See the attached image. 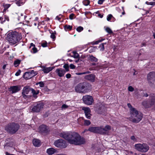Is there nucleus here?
Wrapping results in <instances>:
<instances>
[{"label":"nucleus","instance_id":"2eb2a0df","mask_svg":"<svg viewBox=\"0 0 155 155\" xmlns=\"http://www.w3.org/2000/svg\"><path fill=\"white\" fill-rule=\"evenodd\" d=\"M82 110H84L86 117L88 119L91 118L92 114H91V110L88 107H83Z\"/></svg>","mask_w":155,"mask_h":155},{"label":"nucleus","instance_id":"7c9ffc66","mask_svg":"<svg viewBox=\"0 0 155 155\" xmlns=\"http://www.w3.org/2000/svg\"><path fill=\"white\" fill-rule=\"evenodd\" d=\"M84 120V125H85L88 126L90 125L91 124L90 121L89 120Z\"/></svg>","mask_w":155,"mask_h":155},{"label":"nucleus","instance_id":"0eeeda50","mask_svg":"<svg viewBox=\"0 0 155 155\" xmlns=\"http://www.w3.org/2000/svg\"><path fill=\"white\" fill-rule=\"evenodd\" d=\"M150 99L147 101H144L142 102V105L146 107H150L155 105V96L153 94H150Z\"/></svg>","mask_w":155,"mask_h":155},{"label":"nucleus","instance_id":"6e6552de","mask_svg":"<svg viewBox=\"0 0 155 155\" xmlns=\"http://www.w3.org/2000/svg\"><path fill=\"white\" fill-rule=\"evenodd\" d=\"M135 149L141 152H147L149 149V146L146 143H143L142 144L138 143L135 145Z\"/></svg>","mask_w":155,"mask_h":155},{"label":"nucleus","instance_id":"473e14b6","mask_svg":"<svg viewBox=\"0 0 155 155\" xmlns=\"http://www.w3.org/2000/svg\"><path fill=\"white\" fill-rule=\"evenodd\" d=\"M99 48H100V50L101 51H103L104 49V43H102L100 45Z\"/></svg>","mask_w":155,"mask_h":155},{"label":"nucleus","instance_id":"7ed1b4c3","mask_svg":"<svg viewBox=\"0 0 155 155\" xmlns=\"http://www.w3.org/2000/svg\"><path fill=\"white\" fill-rule=\"evenodd\" d=\"M20 127L19 125L17 123H10L5 126V129L8 133L13 134L18 130Z\"/></svg>","mask_w":155,"mask_h":155},{"label":"nucleus","instance_id":"09e8293b","mask_svg":"<svg viewBox=\"0 0 155 155\" xmlns=\"http://www.w3.org/2000/svg\"><path fill=\"white\" fill-rule=\"evenodd\" d=\"M74 15L73 14H70L69 16V18L71 20L73 19V17Z\"/></svg>","mask_w":155,"mask_h":155},{"label":"nucleus","instance_id":"4d7b16f0","mask_svg":"<svg viewBox=\"0 0 155 155\" xmlns=\"http://www.w3.org/2000/svg\"><path fill=\"white\" fill-rule=\"evenodd\" d=\"M56 19H58V20L60 21V19H61V18H60L58 17V16H57L56 17Z\"/></svg>","mask_w":155,"mask_h":155},{"label":"nucleus","instance_id":"412c9836","mask_svg":"<svg viewBox=\"0 0 155 155\" xmlns=\"http://www.w3.org/2000/svg\"><path fill=\"white\" fill-rule=\"evenodd\" d=\"M56 151V150L52 148H50L48 149L47 150V153L49 155H52Z\"/></svg>","mask_w":155,"mask_h":155},{"label":"nucleus","instance_id":"4c0bfd02","mask_svg":"<svg viewBox=\"0 0 155 155\" xmlns=\"http://www.w3.org/2000/svg\"><path fill=\"white\" fill-rule=\"evenodd\" d=\"M4 8L5 9H7L10 6V5L8 4H3V5Z\"/></svg>","mask_w":155,"mask_h":155},{"label":"nucleus","instance_id":"bb28decb","mask_svg":"<svg viewBox=\"0 0 155 155\" xmlns=\"http://www.w3.org/2000/svg\"><path fill=\"white\" fill-rule=\"evenodd\" d=\"M21 60H17L15 61L14 63V65L16 67L18 66L20 64Z\"/></svg>","mask_w":155,"mask_h":155},{"label":"nucleus","instance_id":"c85d7f7f","mask_svg":"<svg viewBox=\"0 0 155 155\" xmlns=\"http://www.w3.org/2000/svg\"><path fill=\"white\" fill-rule=\"evenodd\" d=\"M63 68L65 69V71H69V66L68 64H65Z\"/></svg>","mask_w":155,"mask_h":155},{"label":"nucleus","instance_id":"72a5a7b5","mask_svg":"<svg viewBox=\"0 0 155 155\" xmlns=\"http://www.w3.org/2000/svg\"><path fill=\"white\" fill-rule=\"evenodd\" d=\"M106 31L109 34L113 33V31L111 30L109 27H107L105 29Z\"/></svg>","mask_w":155,"mask_h":155},{"label":"nucleus","instance_id":"423d86ee","mask_svg":"<svg viewBox=\"0 0 155 155\" xmlns=\"http://www.w3.org/2000/svg\"><path fill=\"white\" fill-rule=\"evenodd\" d=\"M147 79L149 85L152 87L155 88V71L150 72L147 74Z\"/></svg>","mask_w":155,"mask_h":155},{"label":"nucleus","instance_id":"20e7f679","mask_svg":"<svg viewBox=\"0 0 155 155\" xmlns=\"http://www.w3.org/2000/svg\"><path fill=\"white\" fill-rule=\"evenodd\" d=\"M90 84L86 82H84L78 84L75 87V91L79 93H85L87 92Z\"/></svg>","mask_w":155,"mask_h":155},{"label":"nucleus","instance_id":"393cba45","mask_svg":"<svg viewBox=\"0 0 155 155\" xmlns=\"http://www.w3.org/2000/svg\"><path fill=\"white\" fill-rule=\"evenodd\" d=\"M31 92L32 93L34 97H36V95L38 94L39 93V91L38 90L37 91H36L34 89L31 88Z\"/></svg>","mask_w":155,"mask_h":155},{"label":"nucleus","instance_id":"ea45409f","mask_svg":"<svg viewBox=\"0 0 155 155\" xmlns=\"http://www.w3.org/2000/svg\"><path fill=\"white\" fill-rule=\"evenodd\" d=\"M56 33L55 32V33L52 32L51 35V38L53 39H54L55 38V34Z\"/></svg>","mask_w":155,"mask_h":155},{"label":"nucleus","instance_id":"338daca9","mask_svg":"<svg viewBox=\"0 0 155 155\" xmlns=\"http://www.w3.org/2000/svg\"><path fill=\"white\" fill-rule=\"evenodd\" d=\"M91 64L92 65H96V64L95 63H92Z\"/></svg>","mask_w":155,"mask_h":155},{"label":"nucleus","instance_id":"4be33fe9","mask_svg":"<svg viewBox=\"0 0 155 155\" xmlns=\"http://www.w3.org/2000/svg\"><path fill=\"white\" fill-rule=\"evenodd\" d=\"M54 68V67H49L48 68H44L42 70L45 73H47L51 71Z\"/></svg>","mask_w":155,"mask_h":155},{"label":"nucleus","instance_id":"f3484780","mask_svg":"<svg viewBox=\"0 0 155 155\" xmlns=\"http://www.w3.org/2000/svg\"><path fill=\"white\" fill-rule=\"evenodd\" d=\"M39 132L42 134H45L48 132V129L47 126L44 124L41 125L39 127Z\"/></svg>","mask_w":155,"mask_h":155},{"label":"nucleus","instance_id":"58836bf2","mask_svg":"<svg viewBox=\"0 0 155 155\" xmlns=\"http://www.w3.org/2000/svg\"><path fill=\"white\" fill-rule=\"evenodd\" d=\"M113 17V16L111 14H110V15H109L107 16V20L108 21H110L111 19V18Z\"/></svg>","mask_w":155,"mask_h":155},{"label":"nucleus","instance_id":"49530a36","mask_svg":"<svg viewBox=\"0 0 155 155\" xmlns=\"http://www.w3.org/2000/svg\"><path fill=\"white\" fill-rule=\"evenodd\" d=\"M68 105H67L65 104H64L62 105V106L61 107V108L62 109H65L66 108H68Z\"/></svg>","mask_w":155,"mask_h":155},{"label":"nucleus","instance_id":"6e6d98bb","mask_svg":"<svg viewBox=\"0 0 155 155\" xmlns=\"http://www.w3.org/2000/svg\"><path fill=\"white\" fill-rule=\"evenodd\" d=\"M30 46L29 47V48H30L31 46H33V47H35V45L33 43H31L30 44Z\"/></svg>","mask_w":155,"mask_h":155},{"label":"nucleus","instance_id":"c756f323","mask_svg":"<svg viewBox=\"0 0 155 155\" xmlns=\"http://www.w3.org/2000/svg\"><path fill=\"white\" fill-rule=\"evenodd\" d=\"M64 28L66 31L67 29L71 30L72 28V26L69 25H66L64 26Z\"/></svg>","mask_w":155,"mask_h":155},{"label":"nucleus","instance_id":"f257e3e1","mask_svg":"<svg viewBox=\"0 0 155 155\" xmlns=\"http://www.w3.org/2000/svg\"><path fill=\"white\" fill-rule=\"evenodd\" d=\"M60 136L71 144L78 145L84 144L85 143V139L76 132H63L60 134Z\"/></svg>","mask_w":155,"mask_h":155},{"label":"nucleus","instance_id":"dca6fc26","mask_svg":"<svg viewBox=\"0 0 155 155\" xmlns=\"http://www.w3.org/2000/svg\"><path fill=\"white\" fill-rule=\"evenodd\" d=\"M21 90V87L19 85H16L11 86L9 88V91L12 92V94H14L18 92Z\"/></svg>","mask_w":155,"mask_h":155},{"label":"nucleus","instance_id":"69168bd1","mask_svg":"<svg viewBox=\"0 0 155 155\" xmlns=\"http://www.w3.org/2000/svg\"><path fill=\"white\" fill-rule=\"evenodd\" d=\"M79 60H80V59H77V60H75V62L76 63H78V62H79Z\"/></svg>","mask_w":155,"mask_h":155},{"label":"nucleus","instance_id":"9b49d317","mask_svg":"<svg viewBox=\"0 0 155 155\" xmlns=\"http://www.w3.org/2000/svg\"><path fill=\"white\" fill-rule=\"evenodd\" d=\"M54 144L55 146L61 148H64L67 147L65 141L62 139H59L55 141Z\"/></svg>","mask_w":155,"mask_h":155},{"label":"nucleus","instance_id":"864d4df0","mask_svg":"<svg viewBox=\"0 0 155 155\" xmlns=\"http://www.w3.org/2000/svg\"><path fill=\"white\" fill-rule=\"evenodd\" d=\"M76 74L77 75H81L84 74V72L82 73H77Z\"/></svg>","mask_w":155,"mask_h":155},{"label":"nucleus","instance_id":"774afa93","mask_svg":"<svg viewBox=\"0 0 155 155\" xmlns=\"http://www.w3.org/2000/svg\"><path fill=\"white\" fill-rule=\"evenodd\" d=\"M5 67H6V65H4L3 66V69H5Z\"/></svg>","mask_w":155,"mask_h":155},{"label":"nucleus","instance_id":"5fc2aeb1","mask_svg":"<svg viewBox=\"0 0 155 155\" xmlns=\"http://www.w3.org/2000/svg\"><path fill=\"white\" fill-rule=\"evenodd\" d=\"M103 3L101 0H99L98 1V4H101Z\"/></svg>","mask_w":155,"mask_h":155},{"label":"nucleus","instance_id":"cd10ccee","mask_svg":"<svg viewBox=\"0 0 155 155\" xmlns=\"http://www.w3.org/2000/svg\"><path fill=\"white\" fill-rule=\"evenodd\" d=\"M73 53L74 54L73 57L75 58H78L79 57V55L76 51H73Z\"/></svg>","mask_w":155,"mask_h":155},{"label":"nucleus","instance_id":"8fccbe9b","mask_svg":"<svg viewBox=\"0 0 155 155\" xmlns=\"http://www.w3.org/2000/svg\"><path fill=\"white\" fill-rule=\"evenodd\" d=\"M70 68L72 69H74L75 67L74 65L73 64H71L70 65Z\"/></svg>","mask_w":155,"mask_h":155},{"label":"nucleus","instance_id":"c9c22d12","mask_svg":"<svg viewBox=\"0 0 155 155\" xmlns=\"http://www.w3.org/2000/svg\"><path fill=\"white\" fill-rule=\"evenodd\" d=\"M83 30V28L81 26H79L78 27L77 29L76 30L78 32H80Z\"/></svg>","mask_w":155,"mask_h":155},{"label":"nucleus","instance_id":"5701e85b","mask_svg":"<svg viewBox=\"0 0 155 155\" xmlns=\"http://www.w3.org/2000/svg\"><path fill=\"white\" fill-rule=\"evenodd\" d=\"M97 127H89L88 130L91 132L94 133H97Z\"/></svg>","mask_w":155,"mask_h":155},{"label":"nucleus","instance_id":"bf43d9fd","mask_svg":"<svg viewBox=\"0 0 155 155\" xmlns=\"http://www.w3.org/2000/svg\"><path fill=\"white\" fill-rule=\"evenodd\" d=\"M84 72V74H89L91 73V72L89 71H87Z\"/></svg>","mask_w":155,"mask_h":155},{"label":"nucleus","instance_id":"a18cd8bd","mask_svg":"<svg viewBox=\"0 0 155 155\" xmlns=\"http://www.w3.org/2000/svg\"><path fill=\"white\" fill-rule=\"evenodd\" d=\"M47 43L46 42L45 43H42L41 44V46L43 47H45L47 46Z\"/></svg>","mask_w":155,"mask_h":155},{"label":"nucleus","instance_id":"b1692460","mask_svg":"<svg viewBox=\"0 0 155 155\" xmlns=\"http://www.w3.org/2000/svg\"><path fill=\"white\" fill-rule=\"evenodd\" d=\"M127 106L128 107L130 108V114L133 113L137 110L135 108L132 107L131 104L130 103L127 104Z\"/></svg>","mask_w":155,"mask_h":155},{"label":"nucleus","instance_id":"603ef678","mask_svg":"<svg viewBox=\"0 0 155 155\" xmlns=\"http://www.w3.org/2000/svg\"><path fill=\"white\" fill-rule=\"evenodd\" d=\"M4 18L5 19V20H7L8 21L9 20L8 17L6 15L4 16Z\"/></svg>","mask_w":155,"mask_h":155},{"label":"nucleus","instance_id":"79ce46f5","mask_svg":"<svg viewBox=\"0 0 155 155\" xmlns=\"http://www.w3.org/2000/svg\"><path fill=\"white\" fill-rule=\"evenodd\" d=\"M39 86L40 87H43L44 86V83H43V82L42 81H40L39 83Z\"/></svg>","mask_w":155,"mask_h":155},{"label":"nucleus","instance_id":"f03ea898","mask_svg":"<svg viewBox=\"0 0 155 155\" xmlns=\"http://www.w3.org/2000/svg\"><path fill=\"white\" fill-rule=\"evenodd\" d=\"M22 38L21 34L14 31L9 33L7 35V40L11 45H13L18 43Z\"/></svg>","mask_w":155,"mask_h":155},{"label":"nucleus","instance_id":"e2e57ef3","mask_svg":"<svg viewBox=\"0 0 155 155\" xmlns=\"http://www.w3.org/2000/svg\"><path fill=\"white\" fill-rule=\"evenodd\" d=\"M99 42H100L98 40L95 41L94 44H97Z\"/></svg>","mask_w":155,"mask_h":155},{"label":"nucleus","instance_id":"f704fd0d","mask_svg":"<svg viewBox=\"0 0 155 155\" xmlns=\"http://www.w3.org/2000/svg\"><path fill=\"white\" fill-rule=\"evenodd\" d=\"M16 3L18 6H20L23 4V2H22V0H19L17 1Z\"/></svg>","mask_w":155,"mask_h":155},{"label":"nucleus","instance_id":"e433bc0d","mask_svg":"<svg viewBox=\"0 0 155 155\" xmlns=\"http://www.w3.org/2000/svg\"><path fill=\"white\" fill-rule=\"evenodd\" d=\"M146 4L148 5H150L153 6L155 5V2H146Z\"/></svg>","mask_w":155,"mask_h":155},{"label":"nucleus","instance_id":"de8ad7c7","mask_svg":"<svg viewBox=\"0 0 155 155\" xmlns=\"http://www.w3.org/2000/svg\"><path fill=\"white\" fill-rule=\"evenodd\" d=\"M21 71L20 70H19L18 71L15 73V75L16 76H18L21 73Z\"/></svg>","mask_w":155,"mask_h":155},{"label":"nucleus","instance_id":"2f4dec72","mask_svg":"<svg viewBox=\"0 0 155 155\" xmlns=\"http://www.w3.org/2000/svg\"><path fill=\"white\" fill-rule=\"evenodd\" d=\"M83 4L86 6H87L89 5L90 1L89 0H85L83 2Z\"/></svg>","mask_w":155,"mask_h":155},{"label":"nucleus","instance_id":"3c124183","mask_svg":"<svg viewBox=\"0 0 155 155\" xmlns=\"http://www.w3.org/2000/svg\"><path fill=\"white\" fill-rule=\"evenodd\" d=\"M66 77L67 78H69L71 77V74H66Z\"/></svg>","mask_w":155,"mask_h":155},{"label":"nucleus","instance_id":"a211bd4d","mask_svg":"<svg viewBox=\"0 0 155 155\" xmlns=\"http://www.w3.org/2000/svg\"><path fill=\"white\" fill-rule=\"evenodd\" d=\"M55 72L60 77H62L64 76L66 72L65 70L62 68L57 69Z\"/></svg>","mask_w":155,"mask_h":155},{"label":"nucleus","instance_id":"a878e982","mask_svg":"<svg viewBox=\"0 0 155 155\" xmlns=\"http://www.w3.org/2000/svg\"><path fill=\"white\" fill-rule=\"evenodd\" d=\"M90 59L91 61L97 62L98 59L96 57H94L92 55H90Z\"/></svg>","mask_w":155,"mask_h":155},{"label":"nucleus","instance_id":"ddd939ff","mask_svg":"<svg viewBox=\"0 0 155 155\" xmlns=\"http://www.w3.org/2000/svg\"><path fill=\"white\" fill-rule=\"evenodd\" d=\"M31 88L29 86H26L24 87L22 92L23 97L25 98H27L29 95H27L29 94V92H31Z\"/></svg>","mask_w":155,"mask_h":155},{"label":"nucleus","instance_id":"f8f14e48","mask_svg":"<svg viewBox=\"0 0 155 155\" xmlns=\"http://www.w3.org/2000/svg\"><path fill=\"white\" fill-rule=\"evenodd\" d=\"M82 99L84 103L88 105H91L94 101L92 96L88 95L83 96Z\"/></svg>","mask_w":155,"mask_h":155},{"label":"nucleus","instance_id":"1a4fd4ad","mask_svg":"<svg viewBox=\"0 0 155 155\" xmlns=\"http://www.w3.org/2000/svg\"><path fill=\"white\" fill-rule=\"evenodd\" d=\"M111 129V127L106 125L104 128L103 126L97 127V133L101 134H108L109 131Z\"/></svg>","mask_w":155,"mask_h":155},{"label":"nucleus","instance_id":"4468645a","mask_svg":"<svg viewBox=\"0 0 155 155\" xmlns=\"http://www.w3.org/2000/svg\"><path fill=\"white\" fill-rule=\"evenodd\" d=\"M37 74L36 72L32 70L31 72H26L24 74L23 77L26 80L31 79L32 77Z\"/></svg>","mask_w":155,"mask_h":155},{"label":"nucleus","instance_id":"9d476101","mask_svg":"<svg viewBox=\"0 0 155 155\" xmlns=\"http://www.w3.org/2000/svg\"><path fill=\"white\" fill-rule=\"evenodd\" d=\"M44 105L42 102H39L37 104H34L32 108V111L34 112H39L43 107Z\"/></svg>","mask_w":155,"mask_h":155},{"label":"nucleus","instance_id":"a19ab883","mask_svg":"<svg viewBox=\"0 0 155 155\" xmlns=\"http://www.w3.org/2000/svg\"><path fill=\"white\" fill-rule=\"evenodd\" d=\"M128 90L129 91L132 92L134 90V88L131 86H130L128 87Z\"/></svg>","mask_w":155,"mask_h":155},{"label":"nucleus","instance_id":"c03bdc74","mask_svg":"<svg viewBox=\"0 0 155 155\" xmlns=\"http://www.w3.org/2000/svg\"><path fill=\"white\" fill-rule=\"evenodd\" d=\"M130 139L131 140H133L134 142H135L137 141L136 139L135 138V137L134 136H131L130 137Z\"/></svg>","mask_w":155,"mask_h":155},{"label":"nucleus","instance_id":"6ab92c4d","mask_svg":"<svg viewBox=\"0 0 155 155\" xmlns=\"http://www.w3.org/2000/svg\"><path fill=\"white\" fill-rule=\"evenodd\" d=\"M95 76L94 74H91L86 75L84 77V78L91 82H94L95 81Z\"/></svg>","mask_w":155,"mask_h":155},{"label":"nucleus","instance_id":"39448f33","mask_svg":"<svg viewBox=\"0 0 155 155\" xmlns=\"http://www.w3.org/2000/svg\"><path fill=\"white\" fill-rule=\"evenodd\" d=\"M130 120L133 122L138 123L142 119L143 114L137 110L130 114Z\"/></svg>","mask_w":155,"mask_h":155},{"label":"nucleus","instance_id":"052dcab7","mask_svg":"<svg viewBox=\"0 0 155 155\" xmlns=\"http://www.w3.org/2000/svg\"><path fill=\"white\" fill-rule=\"evenodd\" d=\"M6 155H15L14 154H13L9 153L7 152H6Z\"/></svg>","mask_w":155,"mask_h":155},{"label":"nucleus","instance_id":"37998d69","mask_svg":"<svg viewBox=\"0 0 155 155\" xmlns=\"http://www.w3.org/2000/svg\"><path fill=\"white\" fill-rule=\"evenodd\" d=\"M32 49L34 53H36L37 52V48H35V47H33L32 48Z\"/></svg>","mask_w":155,"mask_h":155},{"label":"nucleus","instance_id":"0e129e2a","mask_svg":"<svg viewBox=\"0 0 155 155\" xmlns=\"http://www.w3.org/2000/svg\"><path fill=\"white\" fill-rule=\"evenodd\" d=\"M145 45H146V44H145V43H142V45H141V47H143V46H145Z\"/></svg>","mask_w":155,"mask_h":155},{"label":"nucleus","instance_id":"13d9d810","mask_svg":"<svg viewBox=\"0 0 155 155\" xmlns=\"http://www.w3.org/2000/svg\"><path fill=\"white\" fill-rule=\"evenodd\" d=\"M143 96H145V97H147L148 96V94L147 93H143Z\"/></svg>","mask_w":155,"mask_h":155},{"label":"nucleus","instance_id":"aec40b11","mask_svg":"<svg viewBox=\"0 0 155 155\" xmlns=\"http://www.w3.org/2000/svg\"><path fill=\"white\" fill-rule=\"evenodd\" d=\"M32 142L34 145L36 147H38L40 146L41 144L40 140L38 139H34Z\"/></svg>","mask_w":155,"mask_h":155},{"label":"nucleus","instance_id":"680f3d73","mask_svg":"<svg viewBox=\"0 0 155 155\" xmlns=\"http://www.w3.org/2000/svg\"><path fill=\"white\" fill-rule=\"evenodd\" d=\"M98 16L101 18H102L103 17V15H101V14H98Z\"/></svg>","mask_w":155,"mask_h":155}]
</instances>
